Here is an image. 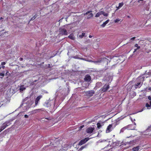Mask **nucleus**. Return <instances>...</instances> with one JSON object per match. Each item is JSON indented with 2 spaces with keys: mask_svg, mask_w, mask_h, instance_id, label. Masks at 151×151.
Returning <instances> with one entry per match:
<instances>
[{
  "mask_svg": "<svg viewBox=\"0 0 151 151\" xmlns=\"http://www.w3.org/2000/svg\"><path fill=\"white\" fill-rule=\"evenodd\" d=\"M86 147V145L82 146L80 148V150H82L83 148H85Z\"/></svg>",
  "mask_w": 151,
  "mask_h": 151,
  "instance_id": "obj_29",
  "label": "nucleus"
},
{
  "mask_svg": "<svg viewBox=\"0 0 151 151\" xmlns=\"http://www.w3.org/2000/svg\"><path fill=\"white\" fill-rule=\"evenodd\" d=\"M148 99L151 101V97L150 96H148Z\"/></svg>",
  "mask_w": 151,
  "mask_h": 151,
  "instance_id": "obj_37",
  "label": "nucleus"
},
{
  "mask_svg": "<svg viewBox=\"0 0 151 151\" xmlns=\"http://www.w3.org/2000/svg\"><path fill=\"white\" fill-rule=\"evenodd\" d=\"M97 63H99L101 62L102 61H101V60H97Z\"/></svg>",
  "mask_w": 151,
  "mask_h": 151,
  "instance_id": "obj_39",
  "label": "nucleus"
},
{
  "mask_svg": "<svg viewBox=\"0 0 151 151\" xmlns=\"http://www.w3.org/2000/svg\"><path fill=\"white\" fill-rule=\"evenodd\" d=\"M148 90H151V87H150L148 88Z\"/></svg>",
  "mask_w": 151,
  "mask_h": 151,
  "instance_id": "obj_46",
  "label": "nucleus"
},
{
  "mask_svg": "<svg viewBox=\"0 0 151 151\" xmlns=\"http://www.w3.org/2000/svg\"><path fill=\"white\" fill-rule=\"evenodd\" d=\"M42 97V95H40L38 96H37L35 100V106H37V104L39 101H40V99Z\"/></svg>",
  "mask_w": 151,
  "mask_h": 151,
  "instance_id": "obj_8",
  "label": "nucleus"
},
{
  "mask_svg": "<svg viewBox=\"0 0 151 151\" xmlns=\"http://www.w3.org/2000/svg\"><path fill=\"white\" fill-rule=\"evenodd\" d=\"M9 73V72L8 71H7L6 72V74L7 75V73Z\"/></svg>",
  "mask_w": 151,
  "mask_h": 151,
  "instance_id": "obj_48",
  "label": "nucleus"
},
{
  "mask_svg": "<svg viewBox=\"0 0 151 151\" xmlns=\"http://www.w3.org/2000/svg\"><path fill=\"white\" fill-rule=\"evenodd\" d=\"M128 126H126L122 128L120 131V133H122L124 132V131L126 129L127 130V127Z\"/></svg>",
  "mask_w": 151,
  "mask_h": 151,
  "instance_id": "obj_15",
  "label": "nucleus"
},
{
  "mask_svg": "<svg viewBox=\"0 0 151 151\" xmlns=\"http://www.w3.org/2000/svg\"><path fill=\"white\" fill-rule=\"evenodd\" d=\"M142 84L141 83H138V82H136V84H135L134 85V87L135 88H140V87L142 86Z\"/></svg>",
  "mask_w": 151,
  "mask_h": 151,
  "instance_id": "obj_11",
  "label": "nucleus"
},
{
  "mask_svg": "<svg viewBox=\"0 0 151 151\" xmlns=\"http://www.w3.org/2000/svg\"><path fill=\"white\" fill-rule=\"evenodd\" d=\"M92 12V11H88L86 13H85L84 14V15H87L89 13L91 12Z\"/></svg>",
  "mask_w": 151,
  "mask_h": 151,
  "instance_id": "obj_24",
  "label": "nucleus"
},
{
  "mask_svg": "<svg viewBox=\"0 0 151 151\" xmlns=\"http://www.w3.org/2000/svg\"><path fill=\"white\" fill-rule=\"evenodd\" d=\"M136 37H134L132 38H131L130 39V40H134L135 39Z\"/></svg>",
  "mask_w": 151,
  "mask_h": 151,
  "instance_id": "obj_34",
  "label": "nucleus"
},
{
  "mask_svg": "<svg viewBox=\"0 0 151 151\" xmlns=\"http://www.w3.org/2000/svg\"><path fill=\"white\" fill-rule=\"evenodd\" d=\"M85 95L88 97H91L95 93L94 90H91L89 91H84L83 92Z\"/></svg>",
  "mask_w": 151,
  "mask_h": 151,
  "instance_id": "obj_4",
  "label": "nucleus"
},
{
  "mask_svg": "<svg viewBox=\"0 0 151 151\" xmlns=\"http://www.w3.org/2000/svg\"><path fill=\"white\" fill-rule=\"evenodd\" d=\"M85 33H82L81 35H79V37L81 38H83V37L85 36Z\"/></svg>",
  "mask_w": 151,
  "mask_h": 151,
  "instance_id": "obj_21",
  "label": "nucleus"
},
{
  "mask_svg": "<svg viewBox=\"0 0 151 151\" xmlns=\"http://www.w3.org/2000/svg\"><path fill=\"white\" fill-rule=\"evenodd\" d=\"M3 19V18H2V17H1V18H0V19L1 20V19Z\"/></svg>",
  "mask_w": 151,
  "mask_h": 151,
  "instance_id": "obj_49",
  "label": "nucleus"
},
{
  "mask_svg": "<svg viewBox=\"0 0 151 151\" xmlns=\"http://www.w3.org/2000/svg\"><path fill=\"white\" fill-rule=\"evenodd\" d=\"M91 77L89 75H87L85 76L84 80L86 82H89L91 80Z\"/></svg>",
  "mask_w": 151,
  "mask_h": 151,
  "instance_id": "obj_7",
  "label": "nucleus"
},
{
  "mask_svg": "<svg viewBox=\"0 0 151 151\" xmlns=\"http://www.w3.org/2000/svg\"><path fill=\"white\" fill-rule=\"evenodd\" d=\"M102 14L104 16H106V17H107L108 16V14L105 13L104 12V14Z\"/></svg>",
  "mask_w": 151,
  "mask_h": 151,
  "instance_id": "obj_32",
  "label": "nucleus"
},
{
  "mask_svg": "<svg viewBox=\"0 0 151 151\" xmlns=\"http://www.w3.org/2000/svg\"><path fill=\"white\" fill-rule=\"evenodd\" d=\"M4 123H5L6 125L7 126V127L9 126L11 124V123L10 121L6 122Z\"/></svg>",
  "mask_w": 151,
  "mask_h": 151,
  "instance_id": "obj_20",
  "label": "nucleus"
},
{
  "mask_svg": "<svg viewBox=\"0 0 151 151\" xmlns=\"http://www.w3.org/2000/svg\"><path fill=\"white\" fill-rule=\"evenodd\" d=\"M97 128L99 129H100L101 127V123L98 122L97 124Z\"/></svg>",
  "mask_w": 151,
  "mask_h": 151,
  "instance_id": "obj_19",
  "label": "nucleus"
},
{
  "mask_svg": "<svg viewBox=\"0 0 151 151\" xmlns=\"http://www.w3.org/2000/svg\"><path fill=\"white\" fill-rule=\"evenodd\" d=\"M109 88L110 86L109 84H106L103 87L101 88L100 90L101 93L105 92L107 91Z\"/></svg>",
  "mask_w": 151,
  "mask_h": 151,
  "instance_id": "obj_5",
  "label": "nucleus"
},
{
  "mask_svg": "<svg viewBox=\"0 0 151 151\" xmlns=\"http://www.w3.org/2000/svg\"><path fill=\"white\" fill-rule=\"evenodd\" d=\"M37 16L36 14L34 15L33 17L31 18L30 20H34L35 18L37 17Z\"/></svg>",
  "mask_w": 151,
  "mask_h": 151,
  "instance_id": "obj_22",
  "label": "nucleus"
},
{
  "mask_svg": "<svg viewBox=\"0 0 151 151\" xmlns=\"http://www.w3.org/2000/svg\"><path fill=\"white\" fill-rule=\"evenodd\" d=\"M109 20H107L105 22L103 23L101 25V26L102 27H104L106 24H107L108 22H109Z\"/></svg>",
  "mask_w": 151,
  "mask_h": 151,
  "instance_id": "obj_16",
  "label": "nucleus"
},
{
  "mask_svg": "<svg viewBox=\"0 0 151 151\" xmlns=\"http://www.w3.org/2000/svg\"><path fill=\"white\" fill-rule=\"evenodd\" d=\"M89 37L90 38H91L92 37V36H91V35H89Z\"/></svg>",
  "mask_w": 151,
  "mask_h": 151,
  "instance_id": "obj_45",
  "label": "nucleus"
},
{
  "mask_svg": "<svg viewBox=\"0 0 151 151\" xmlns=\"http://www.w3.org/2000/svg\"><path fill=\"white\" fill-rule=\"evenodd\" d=\"M139 1H142L143 0H139Z\"/></svg>",
  "mask_w": 151,
  "mask_h": 151,
  "instance_id": "obj_52",
  "label": "nucleus"
},
{
  "mask_svg": "<svg viewBox=\"0 0 151 151\" xmlns=\"http://www.w3.org/2000/svg\"><path fill=\"white\" fill-rule=\"evenodd\" d=\"M93 14L92 13H90L89 14L88 16L87 19H90L93 17Z\"/></svg>",
  "mask_w": 151,
  "mask_h": 151,
  "instance_id": "obj_17",
  "label": "nucleus"
},
{
  "mask_svg": "<svg viewBox=\"0 0 151 151\" xmlns=\"http://www.w3.org/2000/svg\"><path fill=\"white\" fill-rule=\"evenodd\" d=\"M128 126L127 130H133L135 128V126L133 125V124H129L127 126Z\"/></svg>",
  "mask_w": 151,
  "mask_h": 151,
  "instance_id": "obj_10",
  "label": "nucleus"
},
{
  "mask_svg": "<svg viewBox=\"0 0 151 151\" xmlns=\"http://www.w3.org/2000/svg\"><path fill=\"white\" fill-rule=\"evenodd\" d=\"M137 49H138L137 48L134 49V51L133 52L134 53V52H136V51H137Z\"/></svg>",
  "mask_w": 151,
  "mask_h": 151,
  "instance_id": "obj_43",
  "label": "nucleus"
},
{
  "mask_svg": "<svg viewBox=\"0 0 151 151\" xmlns=\"http://www.w3.org/2000/svg\"><path fill=\"white\" fill-rule=\"evenodd\" d=\"M67 26H64V28L63 27L60 28L59 29V32L60 35H68V32L66 29L68 28Z\"/></svg>",
  "mask_w": 151,
  "mask_h": 151,
  "instance_id": "obj_1",
  "label": "nucleus"
},
{
  "mask_svg": "<svg viewBox=\"0 0 151 151\" xmlns=\"http://www.w3.org/2000/svg\"><path fill=\"white\" fill-rule=\"evenodd\" d=\"M19 60H21V61L23 60V58H19Z\"/></svg>",
  "mask_w": 151,
  "mask_h": 151,
  "instance_id": "obj_44",
  "label": "nucleus"
},
{
  "mask_svg": "<svg viewBox=\"0 0 151 151\" xmlns=\"http://www.w3.org/2000/svg\"><path fill=\"white\" fill-rule=\"evenodd\" d=\"M147 131H151V125L148 127V128L147 129Z\"/></svg>",
  "mask_w": 151,
  "mask_h": 151,
  "instance_id": "obj_28",
  "label": "nucleus"
},
{
  "mask_svg": "<svg viewBox=\"0 0 151 151\" xmlns=\"http://www.w3.org/2000/svg\"><path fill=\"white\" fill-rule=\"evenodd\" d=\"M39 109H36L35 110H34L33 111H32V112H33V113H36L37 112V111L38 110H39Z\"/></svg>",
  "mask_w": 151,
  "mask_h": 151,
  "instance_id": "obj_33",
  "label": "nucleus"
},
{
  "mask_svg": "<svg viewBox=\"0 0 151 151\" xmlns=\"http://www.w3.org/2000/svg\"><path fill=\"white\" fill-rule=\"evenodd\" d=\"M146 106L147 107V108L150 107L151 106L150 105V104H149L148 103H147L146 104Z\"/></svg>",
  "mask_w": 151,
  "mask_h": 151,
  "instance_id": "obj_27",
  "label": "nucleus"
},
{
  "mask_svg": "<svg viewBox=\"0 0 151 151\" xmlns=\"http://www.w3.org/2000/svg\"><path fill=\"white\" fill-rule=\"evenodd\" d=\"M121 20V19H117L114 20V22L115 23H117L119 22Z\"/></svg>",
  "mask_w": 151,
  "mask_h": 151,
  "instance_id": "obj_25",
  "label": "nucleus"
},
{
  "mask_svg": "<svg viewBox=\"0 0 151 151\" xmlns=\"http://www.w3.org/2000/svg\"><path fill=\"white\" fill-rule=\"evenodd\" d=\"M84 127V125H83L80 126L79 127L80 129H81L82 128H83Z\"/></svg>",
  "mask_w": 151,
  "mask_h": 151,
  "instance_id": "obj_40",
  "label": "nucleus"
},
{
  "mask_svg": "<svg viewBox=\"0 0 151 151\" xmlns=\"http://www.w3.org/2000/svg\"><path fill=\"white\" fill-rule=\"evenodd\" d=\"M100 83V84H101V82H100V83Z\"/></svg>",
  "mask_w": 151,
  "mask_h": 151,
  "instance_id": "obj_51",
  "label": "nucleus"
},
{
  "mask_svg": "<svg viewBox=\"0 0 151 151\" xmlns=\"http://www.w3.org/2000/svg\"><path fill=\"white\" fill-rule=\"evenodd\" d=\"M1 69V67H0V70Z\"/></svg>",
  "mask_w": 151,
  "mask_h": 151,
  "instance_id": "obj_53",
  "label": "nucleus"
},
{
  "mask_svg": "<svg viewBox=\"0 0 151 151\" xmlns=\"http://www.w3.org/2000/svg\"><path fill=\"white\" fill-rule=\"evenodd\" d=\"M133 125H134V126H135L136 127V123L134 122V124H133Z\"/></svg>",
  "mask_w": 151,
  "mask_h": 151,
  "instance_id": "obj_47",
  "label": "nucleus"
},
{
  "mask_svg": "<svg viewBox=\"0 0 151 151\" xmlns=\"http://www.w3.org/2000/svg\"><path fill=\"white\" fill-rule=\"evenodd\" d=\"M123 5V2L120 3H119V8H120Z\"/></svg>",
  "mask_w": 151,
  "mask_h": 151,
  "instance_id": "obj_23",
  "label": "nucleus"
},
{
  "mask_svg": "<svg viewBox=\"0 0 151 151\" xmlns=\"http://www.w3.org/2000/svg\"><path fill=\"white\" fill-rule=\"evenodd\" d=\"M104 14V12L102 11H101L98 12L96 14L95 16V17H99L102 14Z\"/></svg>",
  "mask_w": 151,
  "mask_h": 151,
  "instance_id": "obj_14",
  "label": "nucleus"
},
{
  "mask_svg": "<svg viewBox=\"0 0 151 151\" xmlns=\"http://www.w3.org/2000/svg\"><path fill=\"white\" fill-rule=\"evenodd\" d=\"M4 66H3V68H4Z\"/></svg>",
  "mask_w": 151,
  "mask_h": 151,
  "instance_id": "obj_54",
  "label": "nucleus"
},
{
  "mask_svg": "<svg viewBox=\"0 0 151 151\" xmlns=\"http://www.w3.org/2000/svg\"><path fill=\"white\" fill-rule=\"evenodd\" d=\"M1 64L2 65H5L6 64V63L4 62H2Z\"/></svg>",
  "mask_w": 151,
  "mask_h": 151,
  "instance_id": "obj_38",
  "label": "nucleus"
},
{
  "mask_svg": "<svg viewBox=\"0 0 151 151\" xmlns=\"http://www.w3.org/2000/svg\"><path fill=\"white\" fill-rule=\"evenodd\" d=\"M145 77L144 76V75L139 76L136 79V82L140 83L143 84Z\"/></svg>",
  "mask_w": 151,
  "mask_h": 151,
  "instance_id": "obj_3",
  "label": "nucleus"
},
{
  "mask_svg": "<svg viewBox=\"0 0 151 151\" xmlns=\"http://www.w3.org/2000/svg\"><path fill=\"white\" fill-rule=\"evenodd\" d=\"M89 138L88 137L85 138L84 139H82L78 143V145H81L83 144L86 143L87 141H88L89 139Z\"/></svg>",
  "mask_w": 151,
  "mask_h": 151,
  "instance_id": "obj_6",
  "label": "nucleus"
},
{
  "mask_svg": "<svg viewBox=\"0 0 151 151\" xmlns=\"http://www.w3.org/2000/svg\"><path fill=\"white\" fill-rule=\"evenodd\" d=\"M37 80H35L34 81V82H36L37 81Z\"/></svg>",
  "mask_w": 151,
  "mask_h": 151,
  "instance_id": "obj_50",
  "label": "nucleus"
},
{
  "mask_svg": "<svg viewBox=\"0 0 151 151\" xmlns=\"http://www.w3.org/2000/svg\"><path fill=\"white\" fill-rule=\"evenodd\" d=\"M119 123L118 122H116L114 124H109L107 127L106 129V133H109L114 129V127H112L114 126V127H115L117 125L119 124Z\"/></svg>",
  "mask_w": 151,
  "mask_h": 151,
  "instance_id": "obj_2",
  "label": "nucleus"
},
{
  "mask_svg": "<svg viewBox=\"0 0 151 151\" xmlns=\"http://www.w3.org/2000/svg\"><path fill=\"white\" fill-rule=\"evenodd\" d=\"M91 61L92 62L94 63H97V61H91Z\"/></svg>",
  "mask_w": 151,
  "mask_h": 151,
  "instance_id": "obj_36",
  "label": "nucleus"
},
{
  "mask_svg": "<svg viewBox=\"0 0 151 151\" xmlns=\"http://www.w3.org/2000/svg\"><path fill=\"white\" fill-rule=\"evenodd\" d=\"M135 47H137V48L138 49H139L140 48V47L138 46V45L137 44H135Z\"/></svg>",
  "mask_w": 151,
  "mask_h": 151,
  "instance_id": "obj_26",
  "label": "nucleus"
},
{
  "mask_svg": "<svg viewBox=\"0 0 151 151\" xmlns=\"http://www.w3.org/2000/svg\"><path fill=\"white\" fill-rule=\"evenodd\" d=\"M7 126L5 125V123H4L1 127V129H0V131H2Z\"/></svg>",
  "mask_w": 151,
  "mask_h": 151,
  "instance_id": "obj_13",
  "label": "nucleus"
},
{
  "mask_svg": "<svg viewBox=\"0 0 151 151\" xmlns=\"http://www.w3.org/2000/svg\"><path fill=\"white\" fill-rule=\"evenodd\" d=\"M139 149V146H137L133 148L132 150L134 151H138Z\"/></svg>",
  "mask_w": 151,
  "mask_h": 151,
  "instance_id": "obj_18",
  "label": "nucleus"
},
{
  "mask_svg": "<svg viewBox=\"0 0 151 151\" xmlns=\"http://www.w3.org/2000/svg\"><path fill=\"white\" fill-rule=\"evenodd\" d=\"M73 58L75 59H82L81 58H80L79 57H77V56H74L73 57Z\"/></svg>",
  "mask_w": 151,
  "mask_h": 151,
  "instance_id": "obj_31",
  "label": "nucleus"
},
{
  "mask_svg": "<svg viewBox=\"0 0 151 151\" xmlns=\"http://www.w3.org/2000/svg\"><path fill=\"white\" fill-rule=\"evenodd\" d=\"M48 68H51V67H50V64H49L48 65Z\"/></svg>",
  "mask_w": 151,
  "mask_h": 151,
  "instance_id": "obj_42",
  "label": "nucleus"
},
{
  "mask_svg": "<svg viewBox=\"0 0 151 151\" xmlns=\"http://www.w3.org/2000/svg\"><path fill=\"white\" fill-rule=\"evenodd\" d=\"M68 37L73 40H74L75 38L73 33L70 34L68 36Z\"/></svg>",
  "mask_w": 151,
  "mask_h": 151,
  "instance_id": "obj_12",
  "label": "nucleus"
},
{
  "mask_svg": "<svg viewBox=\"0 0 151 151\" xmlns=\"http://www.w3.org/2000/svg\"><path fill=\"white\" fill-rule=\"evenodd\" d=\"M10 128H8V129L5 130H4V133H6L9 131V129H10Z\"/></svg>",
  "mask_w": 151,
  "mask_h": 151,
  "instance_id": "obj_30",
  "label": "nucleus"
},
{
  "mask_svg": "<svg viewBox=\"0 0 151 151\" xmlns=\"http://www.w3.org/2000/svg\"><path fill=\"white\" fill-rule=\"evenodd\" d=\"M94 130V128L89 127L86 129V132L88 133H91Z\"/></svg>",
  "mask_w": 151,
  "mask_h": 151,
  "instance_id": "obj_9",
  "label": "nucleus"
},
{
  "mask_svg": "<svg viewBox=\"0 0 151 151\" xmlns=\"http://www.w3.org/2000/svg\"><path fill=\"white\" fill-rule=\"evenodd\" d=\"M24 116L26 118H27L28 117V116L26 114Z\"/></svg>",
  "mask_w": 151,
  "mask_h": 151,
  "instance_id": "obj_41",
  "label": "nucleus"
},
{
  "mask_svg": "<svg viewBox=\"0 0 151 151\" xmlns=\"http://www.w3.org/2000/svg\"><path fill=\"white\" fill-rule=\"evenodd\" d=\"M0 76H4V74L3 73H0Z\"/></svg>",
  "mask_w": 151,
  "mask_h": 151,
  "instance_id": "obj_35",
  "label": "nucleus"
}]
</instances>
